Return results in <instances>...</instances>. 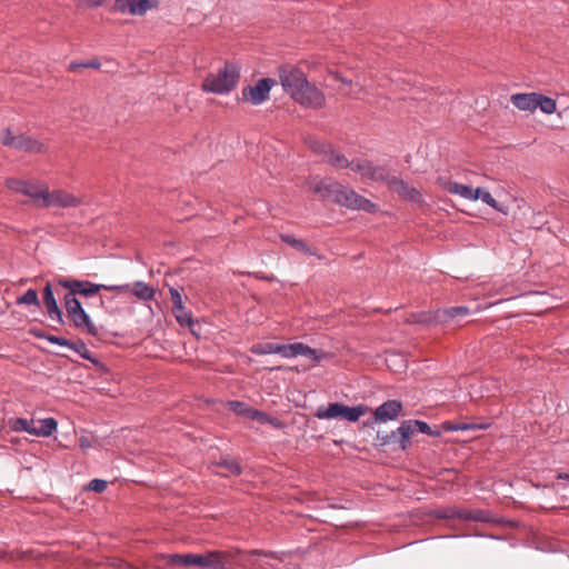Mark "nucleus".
<instances>
[{
  "mask_svg": "<svg viewBox=\"0 0 569 569\" xmlns=\"http://www.w3.org/2000/svg\"><path fill=\"white\" fill-rule=\"evenodd\" d=\"M278 76L283 91L303 107L319 109L325 106L326 97L315 84L310 83L306 73L291 64L279 67Z\"/></svg>",
  "mask_w": 569,
  "mask_h": 569,
  "instance_id": "f257e3e1",
  "label": "nucleus"
},
{
  "mask_svg": "<svg viewBox=\"0 0 569 569\" xmlns=\"http://www.w3.org/2000/svg\"><path fill=\"white\" fill-rule=\"evenodd\" d=\"M310 189L321 198L348 209L363 210L370 213L376 212L377 210V206L373 202L358 194L353 189L342 186L331 179L310 183Z\"/></svg>",
  "mask_w": 569,
  "mask_h": 569,
  "instance_id": "f03ea898",
  "label": "nucleus"
},
{
  "mask_svg": "<svg viewBox=\"0 0 569 569\" xmlns=\"http://www.w3.org/2000/svg\"><path fill=\"white\" fill-rule=\"evenodd\" d=\"M239 550L218 551L211 550L206 553H173L170 556V563L183 567L198 566L208 569H230L229 566L237 560Z\"/></svg>",
  "mask_w": 569,
  "mask_h": 569,
  "instance_id": "7ed1b4c3",
  "label": "nucleus"
},
{
  "mask_svg": "<svg viewBox=\"0 0 569 569\" xmlns=\"http://www.w3.org/2000/svg\"><path fill=\"white\" fill-rule=\"evenodd\" d=\"M240 78V68L234 63H226L217 73H210L203 80L202 89L216 94L232 91Z\"/></svg>",
  "mask_w": 569,
  "mask_h": 569,
  "instance_id": "20e7f679",
  "label": "nucleus"
},
{
  "mask_svg": "<svg viewBox=\"0 0 569 569\" xmlns=\"http://www.w3.org/2000/svg\"><path fill=\"white\" fill-rule=\"evenodd\" d=\"M368 411L369 407L367 405L349 407L342 402H330L327 407H318L315 417L320 420L340 418L348 422H357Z\"/></svg>",
  "mask_w": 569,
  "mask_h": 569,
  "instance_id": "39448f33",
  "label": "nucleus"
},
{
  "mask_svg": "<svg viewBox=\"0 0 569 569\" xmlns=\"http://www.w3.org/2000/svg\"><path fill=\"white\" fill-rule=\"evenodd\" d=\"M6 186L11 191L29 197L37 208H41L48 184L38 180L8 179Z\"/></svg>",
  "mask_w": 569,
  "mask_h": 569,
  "instance_id": "423d86ee",
  "label": "nucleus"
},
{
  "mask_svg": "<svg viewBox=\"0 0 569 569\" xmlns=\"http://www.w3.org/2000/svg\"><path fill=\"white\" fill-rule=\"evenodd\" d=\"M277 84L272 78L259 79L254 86H248L242 89V97L247 102L259 106L266 102L270 97V90Z\"/></svg>",
  "mask_w": 569,
  "mask_h": 569,
  "instance_id": "0eeeda50",
  "label": "nucleus"
},
{
  "mask_svg": "<svg viewBox=\"0 0 569 569\" xmlns=\"http://www.w3.org/2000/svg\"><path fill=\"white\" fill-rule=\"evenodd\" d=\"M280 356L287 359L296 357H306L313 361L315 365L327 358V353L319 349H312L302 342H295L290 345H280Z\"/></svg>",
  "mask_w": 569,
  "mask_h": 569,
  "instance_id": "6e6552de",
  "label": "nucleus"
},
{
  "mask_svg": "<svg viewBox=\"0 0 569 569\" xmlns=\"http://www.w3.org/2000/svg\"><path fill=\"white\" fill-rule=\"evenodd\" d=\"M352 171L359 173L366 180L383 181L387 184L388 180H390L387 168L376 166L368 160L353 159Z\"/></svg>",
  "mask_w": 569,
  "mask_h": 569,
  "instance_id": "1a4fd4ad",
  "label": "nucleus"
},
{
  "mask_svg": "<svg viewBox=\"0 0 569 569\" xmlns=\"http://www.w3.org/2000/svg\"><path fill=\"white\" fill-rule=\"evenodd\" d=\"M81 203L80 199L77 198L74 194L62 190V189H54L50 191L49 187L46 191V197L42 203L41 208H76Z\"/></svg>",
  "mask_w": 569,
  "mask_h": 569,
  "instance_id": "9d476101",
  "label": "nucleus"
},
{
  "mask_svg": "<svg viewBox=\"0 0 569 569\" xmlns=\"http://www.w3.org/2000/svg\"><path fill=\"white\" fill-rule=\"evenodd\" d=\"M401 438L399 439V449L406 450L410 445V436L419 431L429 436H439V432L432 431L430 426L422 420H405L400 425Z\"/></svg>",
  "mask_w": 569,
  "mask_h": 569,
  "instance_id": "9b49d317",
  "label": "nucleus"
},
{
  "mask_svg": "<svg viewBox=\"0 0 569 569\" xmlns=\"http://www.w3.org/2000/svg\"><path fill=\"white\" fill-rule=\"evenodd\" d=\"M311 148L315 150V152L323 154L325 161H327L336 169L349 168L352 171L353 159L349 161L345 154L331 149L330 146H327L320 141H316L312 143Z\"/></svg>",
  "mask_w": 569,
  "mask_h": 569,
  "instance_id": "f8f14e48",
  "label": "nucleus"
},
{
  "mask_svg": "<svg viewBox=\"0 0 569 569\" xmlns=\"http://www.w3.org/2000/svg\"><path fill=\"white\" fill-rule=\"evenodd\" d=\"M152 8L150 0H116L113 9L123 14L142 16Z\"/></svg>",
  "mask_w": 569,
  "mask_h": 569,
  "instance_id": "ddd939ff",
  "label": "nucleus"
},
{
  "mask_svg": "<svg viewBox=\"0 0 569 569\" xmlns=\"http://www.w3.org/2000/svg\"><path fill=\"white\" fill-rule=\"evenodd\" d=\"M388 187L398 193L403 200L411 202L421 201V193L402 179L397 177L390 178V180H388Z\"/></svg>",
  "mask_w": 569,
  "mask_h": 569,
  "instance_id": "4468645a",
  "label": "nucleus"
},
{
  "mask_svg": "<svg viewBox=\"0 0 569 569\" xmlns=\"http://www.w3.org/2000/svg\"><path fill=\"white\" fill-rule=\"evenodd\" d=\"M69 318L71 319L73 326L80 331L92 337L98 336V327L92 322L89 313L83 309V307L79 308Z\"/></svg>",
  "mask_w": 569,
  "mask_h": 569,
  "instance_id": "2eb2a0df",
  "label": "nucleus"
},
{
  "mask_svg": "<svg viewBox=\"0 0 569 569\" xmlns=\"http://www.w3.org/2000/svg\"><path fill=\"white\" fill-rule=\"evenodd\" d=\"M402 409V403L399 400H388L376 408L375 421L387 422L395 420Z\"/></svg>",
  "mask_w": 569,
  "mask_h": 569,
  "instance_id": "dca6fc26",
  "label": "nucleus"
},
{
  "mask_svg": "<svg viewBox=\"0 0 569 569\" xmlns=\"http://www.w3.org/2000/svg\"><path fill=\"white\" fill-rule=\"evenodd\" d=\"M43 302L47 309L48 317L59 325L63 323L62 311L60 310L53 295L52 286L48 282L43 289Z\"/></svg>",
  "mask_w": 569,
  "mask_h": 569,
  "instance_id": "f3484780",
  "label": "nucleus"
},
{
  "mask_svg": "<svg viewBox=\"0 0 569 569\" xmlns=\"http://www.w3.org/2000/svg\"><path fill=\"white\" fill-rule=\"evenodd\" d=\"M130 288L131 287H130L129 283H124V284H100V283H93V282H90V281L86 280L84 286L81 289V296L92 297L97 292H99L100 290L116 291V292H119V293H123V292L130 291Z\"/></svg>",
  "mask_w": 569,
  "mask_h": 569,
  "instance_id": "a211bd4d",
  "label": "nucleus"
},
{
  "mask_svg": "<svg viewBox=\"0 0 569 569\" xmlns=\"http://www.w3.org/2000/svg\"><path fill=\"white\" fill-rule=\"evenodd\" d=\"M538 92H526L511 94V103L520 111H536V99Z\"/></svg>",
  "mask_w": 569,
  "mask_h": 569,
  "instance_id": "6ab92c4d",
  "label": "nucleus"
},
{
  "mask_svg": "<svg viewBox=\"0 0 569 569\" xmlns=\"http://www.w3.org/2000/svg\"><path fill=\"white\" fill-rule=\"evenodd\" d=\"M457 315L451 312L450 308L438 309L428 315V319H425L426 322H433L436 325H449V326H458L459 323L456 321Z\"/></svg>",
  "mask_w": 569,
  "mask_h": 569,
  "instance_id": "aec40b11",
  "label": "nucleus"
},
{
  "mask_svg": "<svg viewBox=\"0 0 569 569\" xmlns=\"http://www.w3.org/2000/svg\"><path fill=\"white\" fill-rule=\"evenodd\" d=\"M27 136L28 134H24L21 132H14L11 129L6 128L1 132L0 140L4 147L20 151L22 144L24 143Z\"/></svg>",
  "mask_w": 569,
  "mask_h": 569,
  "instance_id": "412c9836",
  "label": "nucleus"
},
{
  "mask_svg": "<svg viewBox=\"0 0 569 569\" xmlns=\"http://www.w3.org/2000/svg\"><path fill=\"white\" fill-rule=\"evenodd\" d=\"M443 188L451 194H458L463 199L477 201V193H475V189L467 184H462L456 181H448Z\"/></svg>",
  "mask_w": 569,
  "mask_h": 569,
  "instance_id": "4be33fe9",
  "label": "nucleus"
},
{
  "mask_svg": "<svg viewBox=\"0 0 569 569\" xmlns=\"http://www.w3.org/2000/svg\"><path fill=\"white\" fill-rule=\"evenodd\" d=\"M58 423L54 418H44L37 421L36 431L33 436L37 437H50L57 430Z\"/></svg>",
  "mask_w": 569,
  "mask_h": 569,
  "instance_id": "5701e85b",
  "label": "nucleus"
},
{
  "mask_svg": "<svg viewBox=\"0 0 569 569\" xmlns=\"http://www.w3.org/2000/svg\"><path fill=\"white\" fill-rule=\"evenodd\" d=\"M280 238L283 242L295 248L298 251H301L308 256H316V250L308 246L303 240L297 239L292 234L283 233L280 234Z\"/></svg>",
  "mask_w": 569,
  "mask_h": 569,
  "instance_id": "b1692460",
  "label": "nucleus"
},
{
  "mask_svg": "<svg viewBox=\"0 0 569 569\" xmlns=\"http://www.w3.org/2000/svg\"><path fill=\"white\" fill-rule=\"evenodd\" d=\"M132 293L142 301H150L154 298L156 290L143 281H136Z\"/></svg>",
  "mask_w": 569,
  "mask_h": 569,
  "instance_id": "393cba45",
  "label": "nucleus"
},
{
  "mask_svg": "<svg viewBox=\"0 0 569 569\" xmlns=\"http://www.w3.org/2000/svg\"><path fill=\"white\" fill-rule=\"evenodd\" d=\"M217 467L223 468L224 471L220 472L222 476L234 475L238 476L241 473L240 465L230 457H222L219 462H217Z\"/></svg>",
  "mask_w": 569,
  "mask_h": 569,
  "instance_id": "a878e982",
  "label": "nucleus"
},
{
  "mask_svg": "<svg viewBox=\"0 0 569 569\" xmlns=\"http://www.w3.org/2000/svg\"><path fill=\"white\" fill-rule=\"evenodd\" d=\"M537 109H540V111L546 114H552L557 109V102L555 99L538 92L536 99V110Z\"/></svg>",
  "mask_w": 569,
  "mask_h": 569,
  "instance_id": "bb28decb",
  "label": "nucleus"
},
{
  "mask_svg": "<svg viewBox=\"0 0 569 569\" xmlns=\"http://www.w3.org/2000/svg\"><path fill=\"white\" fill-rule=\"evenodd\" d=\"M86 280H77V279H68V278H59L57 283L69 291L67 293H72V297L77 295H81V289L84 286Z\"/></svg>",
  "mask_w": 569,
  "mask_h": 569,
  "instance_id": "cd10ccee",
  "label": "nucleus"
},
{
  "mask_svg": "<svg viewBox=\"0 0 569 569\" xmlns=\"http://www.w3.org/2000/svg\"><path fill=\"white\" fill-rule=\"evenodd\" d=\"M69 349L77 352L81 358L89 360L93 365L98 366L100 362L93 358L87 345L82 340L71 341Z\"/></svg>",
  "mask_w": 569,
  "mask_h": 569,
  "instance_id": "c85d7f7f",
  "label": "nucleus"
},
{
  "mask_svg": "<svg viewBox=\"0 0 569 569\" xmlns=\"http://www.w3.org/2000/svg\"><path fill=\"white\" fill-rule=\"evenodd\" d=\"M401 438L400 427L392 430L390 433H377V446L397 445L399 447V439Z\"/></svg>",
  "mask_w": 569,
  "mask_h": 569,
  "instance_id": "c756f323",
  "label": "nucleus"
},
{
  "mask_svg": "<svg viewBox=\"0 0 569 569\" xmlns=\"http://www.w3.org/2000/svg\"><path fill=\"white\" fill-rule=\"evenodd\" d=\"M47 150V147L43 142L27 136L24 143L22 144L20 151L28 153H42Z\"/></svg>",
  "mask_w": 569,
  "mask_h": 569,
  "instance_id": "7c9ffc66",
  "label": "nucleus"
},
{
  "mask_svg": "<svg viewBox=\"0 0 569 569\" xmlns=\"http://www.w3.org/2000/svg\"><path fill=\"white\" fill-rule=\"evenodd\" d=\"M172 313H173L177 322L180 326H189L190 327L193 323L190 312L186 309V307L183 305L178 306V307H172Z\"/></svg>",
  "mask_w": 569,
  "mask_h": 569,
  "instance_id": "2f4dec72",
  "label": "nucleus"
},
{
  "mask_svg": "<svg viewBox=\"0 0 569 569\" xmlns=\"http://www.w3.org/2000/svg\"><path fill=\"white\" fill-rule=\"evenodd\" d=\"M251 351H252V353L259 355V356L272 355V353L280 355V343H273V342L258 343L251 348Z\"/></svg>",
  "mask_w": 569,
  "mask_h": 569,
  "instance_id": "473e14b6",
  "label": "nucleus"
},
{
  "mask_svg": "<svg viewBox=\"0 0 569 569\" xmlns=\"http://www.w3.org/2000/svg\"><path fill=\"white\" fill-rule=\"evenodd\" d=\"M475 193H477V200H481L492 209H498V201L491 196L489 191L483 188H476Z\"/></svg>",
  "mask_w": 569,
  "mask_h": 569,
  "instance_id": "72a5a7b5",
  "label": "nucleus"
},
{
  "mask_svg": "<svg viewBox=\"0 0 569 569\" xmlns=\"http://www.w3.org/2000/svg\"><path fill=\"white\" fill-rule=\"evenodd\" d=\"M18 305H33L39 307L40 302L38 299V293L34 289H28L21 297L17 299Z\"/></svg>",
  "mask_w": 569,
  "mask_h": 569,
  "instance_id": "f704fd0d",
  "label": "nucleus"
},
{
  "mask_svg": "<svg viewBox=\"0 0 569 569\" xmlns=\"http://www.w3.org/2000/svg\"><path fill=\"white\" fill-rule=\"evenodd\" d=\"M63 301L68 317H70L79 308L82 307L81 302L77 299V297H72V293H66L63 297Z\"/></svg>",
  "mask_w": 569,
  "mask_h": 569,
  "instance_id": "c9c22d12",
  "label": "nucleus"
},
{
  "mask_svg": "<svg viewBox=\"0 0 569 569\" xmlns=\"http://www.w3.org/2000/svg\"><path fill=\"white\" fill-rule=\"evenodd\" d=\"M556 478H557L558 480H562V481H565V483H563V485H556V483H551V485H543V486H541V485H535V486H536L537 488H541V487H543V488H550V489H552V490H553V491H556V492H559L561 489H565L567 486H569V473H567V472H558V473L556 475Z\"/></svg>",
  "mask_w": 569,
  "mask_h": 569,
  "instance_id": "e433bc0d",
  "label": "nucleus"
},
{
  "mask_svg": "<svg viewBox=\"0 0 569 569\" xmlns=\"http://www.w3.org/2000/svg\"><path fill=\"white\" fill-rule=\"evenodd\" d=\"M16 429L19 431H26L30 435H33V431H36L37 422L33 420H28L24 418H19L16 420Z\"/></svg>",
  "mask_w": 569,
  "mask_h": 569,
  "instance_id": "4c0bfd02",
  "label": "nucleus"
},
{
  "mask_svg": "<svg viewBox=\"0 0 569 569\" xmlns=\"http://www.w3.org/2000/svg\"><path fill=\"white\" fill-rule=\"evenodd\" d=\"M230 410H232L238 416L248 417L249 412L252 408L248 407L247 403L242 401H230L228 403Z\"/></svg>",
  "mask_w": 569,
  "mask_h": 569,
  "instance_id": "58836bf2",
  "label": "nucleus"
},
{
  "mask_svg": "<svg viewBox=\"0 0 569 569\" xmlns=\"http://www.w3.org/2000/svg\"><path fill=\"white\" fill-rule=\"evenodd\" d=\"M472 510L467 509H450L445 513V517H455L460 520H471Z\"/></svg>",
  "mask_w": 569,
  "mask_h": 569,
  "instance_id": "ea45409f",
  "label": "nucleus"
},
{
  "mask_svg": "<svg viewBox=\"0 0 569 569\" xmlns=\"http://www.w3.org/2000/svg\"><path fill=\"white\" fill-rule=\"evenodd\" d=\"M247 418L256 420L260 423H272L273 422V419L270 418L266 412L259 411L257 409H251V411L249 412Z\"/></svg>",
  "mask_w": 569,
  "mask_h": 569,
  "instance_id": "a19ab883",
  "label": "nucleus"
},
{
  "mask_svg": "<svg viewBox=\"0 0 569 569\" xmlns=\"http://www.w3.org/2000/svg\"><path fill=\"white\" fill-rule=\"evenodd\" d=\"M489 425H476V423H459L449 427V430L459 431V430H475V429H486Z\"/></svg>",
  "mask_w": 569,
  "mask_h": 569,
  "instance_id": "79ce46f5",
  "label": "nucleus"
},
{
  "mask_svg": "<svg viewBox=\"0 0 569 569\" xmlns=\"http://www.w3.org/2000/svg\"><path fill=\"white\" fill-rule=\"evenodd\" d=\"M471 520L479 521V522H490L491 517L487 511L477 509V510H472Z\"/></svg>",
  "mask_w": 569,
  "mask_h": 569,
  "instance_id": "37998d69",
  "label": "nucleus"
},
{
  "mask_svg": "<svg viewBox=\"0 0 569 569\" xmlns=\"http://www.w3.org/2000/svg\"><path fill=\"white\" fill-rule=\"evenodd\" d=\"M88 488L92 491H96V492H102L106 490L107 488V481L106 480H102V479H92L90 482H89V486Z\"/></svg>",
  "mask_w": 569,
  "mask_h": 569,
  "instance_id": "c03bdc74",
  "label": "nucleus"
},
{
  "mask_svg": "<svg viewBox=\"0 0 569 569\" xmlns=\"http://www.w3.org/2000/svg\"><path fill=\"white\" fill-rule=\"evenodd\" d=\"M169 293H170V298H171V301H172V307H178V306H182L183 305L182 296H181L179 289H177L174 287H171L169 289Z\"/></svg>",
  "mask_w": 569,
  "mask_h": 569,
  "instance_id": "a18cd8bd",
  "label": "nucleus"
},
{
  "mask_svg": "<svg viewBox=\"0 0 569 569\" xmlns=\"http://www.w3.org/2000/svg\"><path fill=\"white\" fill-rule=\"evenodd\" d=\"M44 339L48 340L50 343L58 345L61 347H67V348L70 347V342H71L70 340H68L66 338L52 336V335H48L47 337H44Z\"/></svg>",
  "mask_w": 569,
  "mask_h": 569,
  "instance_id": "49530a36",
  "label": "nucleus"
},
{
  "mask_svg": "<svg viewBox=\"0 0 569 569\" xmlns=\"http://www.w3.org/2000/svg\"><path fill=\"white\" fill-rule=\"evenodd\" d=\"M451 312H455L458 318H463L470 315V310L467 307L459 306V307H451Z\"/></svg>",
  "mask_w": 569,
  "mask_h": 569,
  "instance_id": "de8ad7c7",
  "label": "nucleus"
},
{
  "mask_svg": "<svg viewBox=\"0 0 569 569\" xmlns=\"http://www.w3.org/2000/svg\"><path fill=\"white\" fill-rule=\"evenodd\" d=\"M250 555H252V556H264V557H270V558H278V553L277 552L263 551V550H259V549L251 550Z\"/></svg>",
  "mask_w": 569,
  "mask_h": 569,
  "instance_id": "09e8293b",
  "label": "nucleus"
},
{
  "mask_svg": "<svg viewBox=\"0 0 569 569\" xmlns=\"http://www.w3.org/2000/svg\"><path fill=\"white\" fill-rule=\"evenodd\" d=\"M107 0H82L83 4L88 8L101 7Z\"/></svg>",
  "mask_w": 569,
  "mask_h": 569,
  "instance_id": "8fccbe9b",
  "label": "nucleus"
},
{
  "mask_svg": "<svg viewBox=\"0 0 569 569\" xmlns=\"http://www.w3.org/2000/svg\"><path fill=\"white\" fill-rule=\"evenodd\" d=\"M83 68H93V69H99L100 68V62L98 60H92L90 62H87V63H82L81 64Z\"/></svg>",
  "mask_w": 569,
  "mask_h": 569,
  "instance_id": "3c124183",
  "label": "nucleus"
},
{
  "mask_svg": "<svg viewBox=\"0 0 569 569\" xmlns=\"http://www.w3.org/2000/svg\"><path fill=\"white\" fill-rule=\"evenodd\" d=\"M79 445L81 449H87L91 446L90 440L86 437L80 438Z\"/></svg>",
  "mask_w": 569,
  "mask_h": 569,
  "instance_id": "603ef678",
  "label": "nucleus"
},
{
  "mask_svg": "<svg viewBox=\"0 0 569 569\" xmlns=\"http://www.w3.org/2000/svg\"><path fill=\"white\" fill-rule=\"evenodd\" d=\"M397 360L402 362L401 367H406L403 359H401L399 356H391L390 359H387L388 362H396Z\"/></svg>",
  "mask_w": 569,
  "mask_h": 569,
  "instance_id": "864d4df0",
  "label": "nucleus"
},
{
  "mask_svg": "<svg viewBox=\"0 0 569 569\" xmlns=\"http://www.w3.org/2000/svg\"><path fill=\"white\" fill-rule=\"evenodd\" d=\"M81 64L82 63L72 62V63H70L69 69L76 70L77 68H83Z\"/></svg>",
  "mask_w": 569,
  "mask_h": 569,
  "instance_id": "5fc2aeb1",
  "label": "nucleus"
},
{
  "mask_svg": "<svg viewBox=\"0 0 569 569\" xmlns=\"http://www.w3.org/2000/svg\"><path fill=\"white\" fill-rule=\"evenodd\" d=\"M31 332H32V335H33L34 337H37V338H43V339H44V337H47V336H48V335H43V333H41V331L32 330Z\"/></svg>",
  "mask_w": 569,
  "mask_h": 569,
  "instance_id": "6e6d98bb",
  "label": "nucleus"
},
{
  "mask_svg": "<svg viewBox=\"0 0 569 569\" xmlns=\"http://www.w3.org/2000/svg\"><path fill=\"white\" fill-rule=\"evenodd\" d=\"M497 211L503 213V214H508V209L507 208H503L501 207L499 203H498V209H496Z\"/></svg>",
  "mask_w": 569,
  "mask_h": 569,
  "instance_id": "4d7b16f0",
  "label": "nucleus"
},
{
  "mask_svg": "<svg viewBox=\"0 0 569 569\" xmlns=\"http://www.w3.org/2000/svg\"><path fill=\"white\" fill-rule=\"evenodd\" d=\"M376 422H377V421H375V418H373V419H371V420H367V421L365 422V426H366V427H371V426H372L373 423H376Z\"/></svg>",
  "mask_w": 569,
  "mask_h": 569,
  "instance_id": "13d9d810",
  "label": "nucleus"
},
{
  "mask_svg": "<svg viewBox=\"0 0 569 569\" xmlns=\"http://www.w3.org/2000/svg\"><path fill=\"white\" fill-rule=\"evenodd\" d=\"M341 81H342L343 83H349V81H348V80H345V79H341Z\"/></svg>",
  "mask_w": 569,
  "mask_h": 569,
  "instance_id": "bf43d9fd",
  "label": "nucleus"
}]
</instances>
